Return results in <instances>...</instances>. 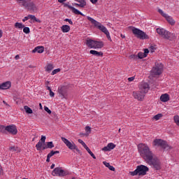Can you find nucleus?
Returning <instances> with one entry per match:
<instances>
[{
  "mask_svg": "<svg viewBox=\"0 0 179 179\" xmlns=\"http://www.w3.org/2000/svg\"><path fill=\"white\" fill-rule=\"evenodd\" d=\"M138 151L140 156L145 160L148 161L153 156V152L150 150L149 145L145 143H139L137 145Z\"/></svg>",
  "mask_w": 179,
  "mask_h": 179,
  "instance_id": "1",
  "label": "nucleus"
},
{
  "mask_svg": "<svg viewBox=\"0 0 179 179\" xmlns=\"http://www.w3.org/2000/svg\"><path fill=\"white\" fill-rule=\"evenodd\" d=\"M87 20H90V22H91V23L94 24V26L96 27V29H99V30H101L102 33H104L108 40L111 41V36H110V32L108 31L107 28H106V27L101 24V23L97 22L96 20L92 18V17H87Z\"/></svg>",
  "mask_w": 179,
  "mask_h": 179,
  "instance_id": "2",
  "label": "nucleus"
},
{
  "mask_svg": "<svg viewBox=\"0 0 179 179\" xmlns=\"http://www.w3.org/2000/svg\"><path fill=\"white\" fill-rule=\"evenodd\" d=\"M149 168L145 165H138L134 171H130L131 176H146Z\"/></svg>",
  "mask_w": 179,
  "mask_h": 179,
  "instance_id": "3",
  "label": "nucleus"
},
{
  "mask_svg": "<svg viewBox=\"0 0 179 179\" xmlns=\"http://www.w3.org/2000/svg\"><path fill=\"white\" fill-rule=\"evenodd\" d=\"M61 139L70 150H72V152H75V150H76L78 153H79V155L82 153L80 150L78 148V145H76V144L73 141H70L65 137H62Z\"/></svg>",
  "mask_w": 179,
  "mask_h": 179,
  "instance_id": "4",
  "label": "nucleus"
},
{
  "mask_svg": "<svg viewBox=\"0 0 179 179\" xmlns=\"http://www.w3.org/2000/svg\"><path fill=\"white\" fill-rule=\"evenodd\" d=\"M132 33L137 38H139L140 40H149V36L146 34L145 31L138 28H134L132 29Z\"/></svg>",
  "mask_w": 179,
  "mask_h": 179,
  "instance_id": "5",
  "label": "nucleus"
},
{
  "mask_svg": "<svg viewBox=\"0 0 179 179\" xmlns=\"http://www.w3.org/2000/svg\"><path fill=\"white\" fill-rule=\"evenodd\" d=\"M145 162L150 166H152L155 170H160L162 169V164L160 163V160L157 158H154L153 155L145 161Z\"/></svg>",
  "mask_w": 179,
  "mask_h": 179,
  "instance_id": "6",
  "label": "nucleus"
},
{
  "mask_svg": "<svg viewBox=\"0 0 179 179\" xmlns=\"http://www.w3.org/2000/svg\"><path fill=\"white\" fill-rule=\"evenodd\" d=\"M153 145L157 148H162V149H164V150H170V149H171V147L167 144V142L162 139L154 140Z\"/></svg>",
  "mask_w": 179,
  "mask_h": 179,
  "instance_id": "7",
  "label": "nucleus"
},
{
  "mask_svg": "<svg viewBox=\"0 0 179 179\" xmlns=\"http://www.w3.org/2000/svg\"><path fill=\"white\" fill-rule=\"evenodd\" d=\"M86 44L89 48H103L104 43L102 41H93L92 39L87 40Z\"/></svg>",
  "mask_w": 179,
  "mask_h": 179,
  "instance_id": "8",
  "label": "nucleus"
},
{
  "mask_svg": "<svg viewBox=\"0 0 179 179\" xmlns=\"http://www.w3.org/2000/svg\"><path fill=\"white\" fill-rule=\"evenodd\" d=\"M3 132H8L10 135H17V128L15 125L11 124L8 126H3Z\"/></svg>",
  "mask_w": 179,
  "mask_h": 179,
  "instance_id": "9",
  "label": "nucleus"
},
{
  "mask_svg": "<svg viewBox=\"0 0 179 179\" xmlns=\"http://www.w3.org/2000/svg\"><path fill=\"white\" fill-rule=\"evenodd\" d=\"M68 86H62L58 87L59 97L62 99H66L68 97Z\"/></svg>",
  "mask_w": 179,
  "mask_h": 179,
  "instance_id": "10",
  "label": "nucleus"
},
{
  "mask_svg": "<svg viewBox=\"0 0 179 179\" xmlns=\"http://www.w3.org/2000/svg\"><path fill=\"white\" fill-rule=\"evenodd\" d=\"M22 6L27 8L28 10H32V12L37 10V6H36V4L31 0H26L25 3L22 4Z\"/></svg>",
  "mask_w": 179,
  "mask_h": 179,
  "instance_id": "11",
  "label": "nucleus"
},
{
  "mask_svg": "<svg viewBox=\"0 0 179 179\" xmlns=\"http://www.w3.org/2000/svg\"><path fill=\"white\" fill-rule=\"evenodd\" d=\"M158 12L162 15V16H163V17H165L169 24H171V26H174L176 24V20L173 19V17L166 14L162 9H158Z\"/></svg>",
  "mask_w": 179,
  "mask_h": 179,
  "instance_id": "12",
  "label": "nucleus"
},
{
  "mask_svg": "<svg viewBox=\"0 0 179 179\" xmlns=\"http://www.w3.org/2000/svg\"><path fill=\"white\" fill-rule=\"evenodd\" d=\"M52 176L54 177H65L66 176V172L63 170L61 167H57L52 171Z\"/></svg>",
  "mask_w": 179,
  "mask_h": 179,
  "instance_id": "13",
  "label": "nucleus"
},
{
  "mask_svg": "<svg viewBox=\"0 0 179 179\" xmlns=\"http://www.w3.org/2000/svg\"><path fill=\"white\" fill-rule=\"evenodd\" d=\"M133 97L138 100V101H143L145 99V94L139 91H134L133 92Z\"/></svg>",
  "mask_w": 179,
  "mask_h": 179,
  "instance_id": "14",
  "label": "nucleus"
},
{
  "mask_svg": "<svg viewBox=\"0 0 179 179\" xmlns=\"http://www.w3.org/2000/svg\"><path fill=\"white\" fill-rule=\"evenodd\" d=\"M139 90L143 92L144 94H146L149 92L150 89V86L148 84V83H141L139 85Z\"/></svg>",
  "mask_w": 179,
  "mask_h": 179,
  "instance_id": "15",
  "label": "nucleus"
},
{
  "mask_svg": "<svg viewBox=\"0 0 179 179\" xmlns=\"http://www.w3.org/2000/svg\"><path fill=\"white\" fill-rule=\"evenodd\" d=\"M45 139H47V137H45V136H41V140L36 145L37 150H41V149L43 150V147L45 146Z\"/></svg>",
  "mask_w": 179,
  "mask_h": 179,
  "instance_id": "16",
  "label": "nucleus"
},
{
  "mask_svg": "<svg viewBox=\"0 0 179 179\" xmlns=\"http://www.w3.org/2000/svg\"><path fill=\"white\" fill-rule=\"evenodd\" d=\"M64 8H68L69 9H71L73 12V13H75V15H80L81 16H85L84 14L82 13V12L79 11V10L75 8V7H73L72 6L66 3H63Z\"/></svg>",
  "mask_w": 179,
  "mask_h": 179,
  "instance_id": "17",
  "label": "nucleus"
},
{
  "mask_svg": "<svg viewBox=\"0 0 179 179\" xmlns=\"http://www.w3.org/2000/svg\"><path fill=\"white\" fill-rule=\"evenodd\" d=\"M162 72H163V67H162V66H156L152 69V73L154 75H162Z\"/></svg>",
  "mask_w": 179,
  "mask_h": 179,
  "instance_id": "18",
  "label": "nucleus"
},
{
  "mask_svg": "<svg viewBox=\"0 0 179 179\" xmlns=\"http://www.w3.org/2000/svg\"><path fill=\"white\" fill-rule=\"evenodd\" d=\"M10 86H12V83H10V81L5 82L0 85V90H6L9 89Z\"/></svg>",
  "mask_w": 179,
  "mask_h": 179,
  "instance_id": "19",
  "label": "nucleus"
},
{
  "mask_svg": "<svg viewBox=\"0 0 179 179\" xmlns=\"http://www.w3.org/2000/svg\"><path fill=\"white\" fill-rule=\"evenodd\" d=\"M115 148V144L113 143H110L107 145V146H105L102 148V150L103 152H110V150H113Z\"/></svg>",
  "mask_w": 179,
  "mask_h": 179,
  "instance_id": "20",
  "label": "nucleus"
},
{
  "mask_svg": "<svg viewBox=\"0 0 179 179\" xmlns=\"http://www.w3.org/2000/svg\"><path fill=\"white\" fill-rule=\"evenodd\" d=\"M76 2H79L80 3H74L73 5L74 6H78L79 8H85L86 6V0H74Z\"/></svg>",
  "mask_w": 179,
  "mask_h": 179,
  "instance_id": "21",
  "label": "nucleus"
},
{
  "mask_svg": "<svg viewBox=\"0 0 179 179\" xmlns=\"http://www.w3.org/2000/svg\"><path fill=\"white\" fill-rule=\"evenodd\" d=\"M160 100L163 103H166V102L169 101V100H170V95H169V94H163L160 96Z\"/></svg>",
  "mask_w": 179,
  "mask_h": 179,
  "instance_id": "22",
  "label": "nucleus"
},
{
  "mask_svg": "<svg viewBox=\"0 0 179 179\" xmlns=\"http://www.w3.org/2000/svg\"><path fill=\"white\" fill-rule=\"evenodd\" d=\"M32 52H38V54H43L44 52V46H37L33 50Z\"/></svg>",
  "mask_w": 179,
  "mask_h": 179,
  "instance_id": "23",
  "label": "nucleus"
},
{
  "mask_svg": "<svg viewBox=\"0 0 179 179\" xmlns=\"http://www.w3.org/2000/svg\"><path fill=\"white\" fill-rule=\"evenodd\" d=\"M54 148V143L52 141L47 142L46 145L43 147V150L45 149H52Z\"/></svg>",
  "mask_w": 179,
  "mask_h": 179,
  "instance_id": "24",
  "label": "nucleus"
},
{
  "mask_svg": "<svg viewBox=\"0 0 179 179\" xmlns=\"http://www.w3.org/2000/svg\"><path fill=\"white\" fill-rule=\"evenodd\" d=\"M163 38L166 40H171V33L167 30L164 32V35H162Z\"/></svg>",
  "mask_w": 179,
  "mask_h": 179,
  "instance_id": "25",
  "label": "nucleus"
},
{
  "mask_svg": "<svg viewBox=\"0 0 179 179\" xmlns=\"http://www.w3.org/2000/svg\"><path fill=\"white\" fill-rule=\"evenodd\" d=\"M61 30L62 33H69L71 31V27L69 25H63L61 27Z\"/></svg>",
  "mask_w": 179,
  "mask_h": 179,
  "instance_id": "26",
  "label": "nucleus"
},
{
  "mask_svg": "<svg viewBox=\"0 0 179 179\" xmlns=\"http://www.w3.org/2000/svg\"><path fill=\"white\" fill-rule=\"evenodd\" d=\"M90 54L95 57H103V52H97L96 50H90Z\"/></svg>",
  "mask_w": 179,
  "mask_h": 179,
  "instance_id": "27",
  "label": "nucleus"
},
{
  "mask_svg": "<svg viewBox=\"0 0 179 179\" xmlns=\"http://www.w3.org/2000/svg\"><path fill=\"white\" fill-rule=\"evenodd\" d=\"M103 164H104V166H106V167H108V169H109V170H110V171H115V168H114V166L110 165V163H108L107 162H103Z\"/></svg>",
  "mask_w": 179,
  "mask_h": 179,
  "instance_id": "28",
  "label": "nucleus"
},
{
  "mask_svg": "<svg viewBox=\"0 0 179 179\" xmlns=\"http://www.w3.org/2000/svg\"><path fill=\"white\" fill-rule=\"evenodd\" d=\"M46 72H51L54 69V66L52 64H48L45 67Z\"/></svg>",
  "mask_w": 179,
  "mask_h": 179,
  "instance_id": "29",
  "label": "nucleus"
},
{
  "mask_svg": "<svg viewBox=\"0 0 179 179\" xmlns=\"http://www.w3.org/2000/svg\"><path fill=\"white\" fill-rule=\"evenodd\" d=\"M85 131H86V133L84 134V135L85 136H89V135H90V134L92 132V128L89 126H86L85 127Z\"/></svg>",
  "mask_w": 179,
  "mask_h": 179,
  "instance_id": "30",
  "label": "nucleus"
},
{
  "mask_svg": "<svg viewBox=\"0 0 179 179\" xmlns=\"http://www.w3.org/2000/svg\"><path fill=\"white\" fill-rule=\"evenodd\" d=\"M28 17H29V19H31V20H34L35 22H37L38 23H41V20L36 17L35 15H28Z\"/></svg>",
  "mask_w": 179,
  "mask_h": 179,
  "instance_id": "31",
  "label": "nucleus"
},
{
  "mask_svg": "<svg viewBox=\"0 0 179 179\" xmlns=\"http://www.w3.org/2000/svg\"><path fill=\"white\" fill-rule=\"evenodd\" d=\"M166 31V29H163V28H157V33L158 34H159V36H163V35L164 34V32Z\"/></svg>",
  "mask_w": 179,
  "mask_h": 179,
  "instance_id": "32",
  "label": "nucleus"
},
{
  "mask_svg": "<svg viewBox=\"0 0 179 179\" xmlns=\"http://www.w3.org/2000/svg\"><path fill=\"white\" fill-rule=\"evenodd\" d=\"M24 110L27 114H33V110H31V108L27 106H24Z\"/></svg>",
  "mask_w": 179,
  "mask_h": 179,
  "instance_id": "33",
  "label": "nucleus"
},
{
  "mask_svg": "<svg viewBox=\"0 0 179 179\" xmlns=\"http://www.w3.org/2000/svg\"><path fill=\"white\" fill-rule=\"evenodd\" d=\"M15 29H23V27H24V25H23V24H22L20 22H16L15 24Z\"/></svg>",
  "mask_w": 179,
  "mask_h": 179,
  "instance_id": "34",
  "label": "nucleus"
},
{
  "mask_svg": "<svg viewBox=\"0 0 179 179\" xmlns=\"http://www.w3.org/2000/svg\"><path fill=\"white\" fill-rule=\"evenodd\" d=\"M85 149L87 150V152H88L89 155H90V156H92L94 159H96V155H94V154H93V152H92V150H90V148H89V147H85Z\"/></svg>",
  "mask_w": 179,
  "mask_h": 179,
  "instance_id": "35",
  "label": "nucleus"
},
{
  "mask_svg": "<svg viewBox=\"0 0 179 179\" xmlns=\"http://www.w3.org/2000/svg\"><path fill=\"white\" fill-rule=\"evenodd\" d=\"M162 117H163V114L159 113V114H157V115H155L153 117L152 120H155L156 121H159V120L160 118H162Z\"/></svg>",
  "mask_w": 179,
  "mask_h": 179,
  "instance_id": "36",
  "label": "nucleus"
},
{
  "mask_svg": "<svg viewBox=\"0 0 179 179\" xmlns=\"http://www.w3.org/2000/svg\"><path fill=\"white\" fill-rule=\"evenodd\" d=\"M173 120H174L175 124H176V125H178V127H179V116L178 115H176L173 117Z\"/></svg>",
  "mask_w": 179,
  "mask_h": 179,
  "instance_id": "37",
  "label": "nucleus"
},
{
  "mask_svg": "<svg viewBox=\"0 0 179 179\" xmlns=\"http://www.w3.org/2000/svg\"><path fill=\"white\" fill-rule=\"evenodd\" d=\"M137 58H139L140 59H142L143 58H146V56L143 52H138Z\"/></svg>",
  "mask_w": 179,
  "mask_h": 179,
  "instance_id": "38",
  "label": "nucleus"
},
{
  "mask_svg": "<svg viewBox=\"0 0 179 179\" xmlns=\"http://www.w3.org/2000/svg\"><path fill=\"white\" fill-rule=\"evenodd\" d=\"M23 31L24 33H25V34H29V33H30V28H29L28 27H24Z\"/></svg>",
  "mask_w": 179,
  "mask_h": 179,
  "instance_id": "39",
  "label": "nucleus"
},
{
  "mask_svg": "<svg viewBox=\"0 0 179 179\" xmlns=\"http://www.w3.org/2000/svg\"><path fill=\"white\" fill-rule=\"evenodd\" d=\"M78 143H80L84 148H85L87 146L86 143L82 141V139H78Z\"/></svg>",
  "mask_w": 179,
  "mask_h": 179,
  "instance_id": "40",
  "label": "nucleus"
},
{
  "mask_svg": "<svg viewBox=\"0 0 179 179\" xmlns=\"http://www.w3.org/2000/svg\"><path fill=\"white\" fill-rule=\"evenodd\" d=\"M58 72H61V69H56L52 71V75H55L58 73Z\"/></svg>",
  "mask_w": 179,
  "mask_h": 179,
  "instance_id": "41",
  "label": "nucleus"
},
{
  "mask_svg": "<svg viewBox=\"0 0 179 179\" xmlns=\"http://www.w3.org/2000/svg\"><path fill=\"white\" fill-rule=\"evenodd\" d=\"M44 110H45V111H46V113H48V114H51V113H52L51 110H50V108H48V107H47V106L44 107Z\"/></svg>",
  "mask_w": 179,
  "mask_h": 179,
  "instance_id": "42",
  "label": "nucleus"
},
{
  "mask_svg": "<svg viewBox=\"0 0 179 179\" xmlns=\"http://www.w3.org/2000/svg\"><path fill=\"white\" fill-rule=\"evenodd\" d=\"M64 22H68L69 23V24H73V22H72V20H71L69 18H66L64 20Z\"/></svg>",
  "mask_w": 179,
  "mask_h": 179,
  "instance_id": "43",
  "label": "nucleus"
},
{
  "mask_svg": "<svg viewBox=\"0 0 179 179\" xmlns=\"http://www.w3.org/2000/svg\"><path fill=\"white\" fill-rule=\"evenodd\" d=\"M54 155H55L54 152V150H52V151H50V152L49 154H48V156L49 157H52L54 156Z\"/></svg>",
  "mask_w": 179,
  "mask_h": 179,
  "instance_id": "44",
  "label": "nucleus"
},
{
  "mask_svg": "<svg viewBox=\"0 0 179 179\" xmlns=\"http://www.w3.org/2000/svg\"><path fill=\"white\" fill-rule=\"evenodd\" d=\"M145 57H148V54H149V49H145L144 52H143Z\"/></svg>",
  "mask_w": 179,
  "mask_h": 179,
  "instance_id": "45",
  "label": "nucleus"
},
{
  "mask_svg": "<svg viewBox=\"0 0 179 179\" xmlns=\"http://www.w3.org/2000/svg\"><path fill=\"white\" fill-rule=\"evenodd\" d=\"M128 80H129V82H134V80H135V77H134V76H133V77H129V78H128Z\"/></svg>",
  "mask_w": 179,
  "mask_h": 179,
  "instance_id": "46",
  "label": "nucleus"
},
{
  "mask_svg": "<svg viewBox=\"0 0 179 179\" xmlns=\"http://www.w3.org/2000/svg\"><path fill=\"white\" fill-rule=\"evenodd\" d=\"M50 97H54V96H55V94L54 92H52V90L50 91Z\"/></svg>",
  "mask_w": 179,
  "mask_h": 179,
  "instance_id": "47",
  "label": "nucleus"
},
{
  "mask_svg": "<svg viewBox=\"0 0 179 179\" xmlns=\"http://www.w3.org/2000/svg\"><path fill=\"white\" fill-rule=\"evenodd\" d=\"M150 50L151 52H155V46H152V45L150 46Z\"/></svg>",
  "mask_w": 179,
  "mask_h": 179,
  "instance_id": "48",
  "label": "nucleus"
},
{
  "mask_svg": "<svg viewBox=\"0 0 179 179\" xmlns=\"http://www.w3.org/2000/svg\"><path fill=\"white\" fill-rule=\"evenodd\" d=\"M29 19H30V17L27 16V17H24V18L22 20V22H26V20H29Z\"/></svg>",
  "mask_w": 179,
  "mask_h": 179,
  "instance_id": "49",
  "label": "nucleus"
},
{
  "mask_svg": "<svg viewBox=\"0 0 179 179\" xmlns=\"http://www.w3.org/2000/svg\"><path fill=\"white\" fill-rule=\"evenodd\" d=\"M131 58H132L133 59H138V56H136L135 55H131Z\"/></svg>",
  "mask_w": 179,
  "mask_h": 179,
  "instance_id": "50",
  "label": "nucleus"
},
{
  "mask_svg": "<svg viewBox=\"0 0 179 179\" xmlns=\"http://www.w3.org/2000/svg\"><path fill=\"white\" fill-rule=\"evenodd\" d=\"M10 150H12V152H16V148L15 147H10Z\"/></svg>",
  "mask_w": 179,
  "mask_h": 179,
  "instance_id": "51",
  "label": "nucleus"
},
{
  "mask_svg": "<svg viewBox=\"0 0 179 179\" xmlns=\"http://www.w3.org/2000/svg\"><path fill=\"white\" fill-rule=\"evenodd\" d=\"M90 2H92V3H93L94 5H95V3H97V1L98 0H90Z\"/></svg>",
  "mask_w": 179,
  "mask_h": 179,
  "instance_id": "52",
  "label": "nucleus"
},
{
  "mask_svg": "<svg viewBox=\"0 0 179 179\" xmlns=\"http://www.w3.org/2000/svg\"><path fill=\"white\" fill-rule=\"evenodd\" d=\"M3 125H0V132H3Z\"/></svg>",
  "mask_w": 179,
  "mask_h": 179,
  "instance_id": "53",
  "label": "nucleus"
},
{
  "mask_svg": "<svg viewBox=\"0 0 179 179\" xmlns=\"http://www.w3.org/2000/svg\"><path fill=\"white\" fill-rule=\"evenodd\" d=\"M0 174H3V169H2V166L0 165Z\"/></svg>",
  "mask_w": 179,
  "mask_h": 179,
  "instance_id": "54",
  "label": "nucleus"
},
{
  "mask_svg": "<svg viewBox=\"0 0 179 179\" xmlns=\"http://www.w3.org/2000/svg\"><path fill=\"white\" fill-rule=\"evenodd\" d=\"M50 159H51V157H48V156L47 155L46 162H47L48 163H50Z\"/></svg>",
  "mask_w": 179,
  "mask_h": 179,
  "instance_id": "55",
  "label": "nucleus"
},
{
  "mask_svg": "<svg viewBox=\"0 0 179 179\" xmlns=\"http://www.w3.org/2000/svg\"><path fill=\"white\" fill-rule=\"evenodd\" d=\"M20 58V56H19V55H17L15 57V59H19Z\"/></svg>",
  "mask_w": 179,
  "mask_h": 179,
  "instance_id": "56",
  "label": "nucleus"
},
{
  "mask_svg": "<svg viewBox=\"0 0 179 179\" xmlns=\"http://www.w3.org/2000/svg\"><path fill=\"white\" fill-rule=\"evenodd\" d=\"M54 167H55V164H52L50 166V169L52 170V169H54Z\"/></svg>",
  "mask_w": 179,
  "mask_h": 179,
  "instance_id": "57",
  "label": "nucleus"
},
{
  "mask_svg": "<svg viewBox=\"0 0 179 179\" xmlns=\"http://www.w3.org/2000/svg\"><path fill=\"white\" fill-rule=\"evenodd\" d=\"M17 1H20L22 2V5L23 3H26V0H17Z\"/></svg>",
  "mask_w": 179,
  "mask_h": 179,
  "instance_id": "58",
  "label": "nucleus"
},
{
  "mask_svg": "<svg viewBox=\"0 0 179 179\" xmlns=\"http://www.w3.org/2000/svg\"><path fill=\"white\" fill-rule=\"evenodd\" d=\"M58 2H59V3H64V0H58Z\"/></svg>",
  "mask_w": 179,
  "mask_h": 179,
  "instance_id": "59",
  "label": "nucleus"
},
{
  "mask_svg": "<svg viewBox=\"0 0 179 179\" xmlns=\"http://www.w3.org/2000/svg\"><path fill=\"white\" fill-rule=\"evenodd\" d=\"M3 31L2 29H0V38L2 37Z\"/></svg>",
  "mask_w": 179,
  "mask_h": 179,
  "instance_id": "60",
  "label": "nucleus"
},
{
  "mask_svg": "<svg viewBox=\"0 0 179 179\" xmlns=\"http://www.w3.org/2000/svg\"><path fill=\"white\" fill-rule=\"evenodd\" d=\"M46 87H47V90H49V92H50L52 90L50 87L47 86Z\"/></svg>",
  "mask_w": 179,
  "mask_h": 179,
  "instance_id": "61",
  "label": "nucleus"
},
{
  "mask_svg": "<svg viewBox=\"0 0 179 179\" xmlns=\"http://www.w3.org/2000/svg\"><path fill=\"white\" fill-rule=\"evenodd\" d=\"M3 104H6V106H8L9 107V104H8V103H6V101H3Z\"/></svg>",
  "mask_w": 179,
  "mask_h": 179,
  "instance_id": "62",
  "label": "nucleus"
},
{
  "mask_svg": "<svg viewBox=\"0 0 179 179\" xmlns=\"http://www.w3.org/2000/svg\"><path fill=\"white\" fill-rule=\"evenodd\" d=\"M120 37H122V38H125V35L121 34V35H120Z\"/></svg>",
  "mask_w": 179,
  "mask_h": 179,
  "instance_id": "63",
  "label": "nucleus"
},
{
  "mask_svg": "<svg viewBox=\"0 0 179 179\" xmlns=\"http://www.w3.org/2000/svg\"><path fill=\"white\" fill-rule=\"evenodd\" d=\"M55 155L59 153V151H54Z\"/></svg>",
  "mask_w": 179,
  "mask_h": 179,
  "instance_id": "64",
  "label": "nucleus"
}]
</instances>
